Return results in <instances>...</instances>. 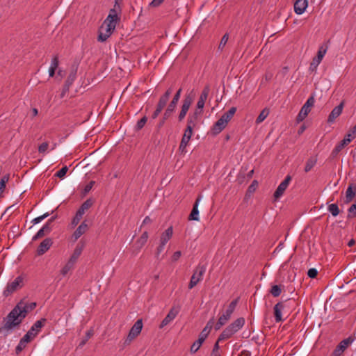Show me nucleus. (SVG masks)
I'll return each instance as SVG.
<instances>
[{
  "label": "nucleus",
  "mask_w": 356,
  "mask_h": 356,
  "mask_svg": "<svg viewBox=\"0 0 356 356\" xmlns=\"http://www.w3.org/2000/svg\"><path fill=\"white\" fill-rule=\"evenodd\" d=\"M356 195V184L350 183L346 191L345 204H348L353 200Z\"/></svg>",
  "instance_id": "20"
},
{
  "label": "nucleus",
  "mask_w": 356,
  "mask_h": 356,
  "mask_svg": "<svg viewBox=\"0 0 356 356\" xmlns=\"http://www.w3.org/2000/svg\"><path fill=\"white\" fill-rule=\"evenodd\" d=\"M308 6V0H296L294 3V11L297 15L302 14Z\"/></svg>",
  "instance_id": "21"
},
{
  "label": "nucleus",
  "mask_w": 356,
  "mask_h": 356,
  "mask_svg": "<svg viewBox=\"0 0 356 356\" xmlns=\"http://www.w3.org/2000/svg\"><path fill=\"white\" fill-rule=\"evenodd\" d=\"M227 123H225L223 120L219 118L217 122H215L213 127L211 128V132L213 135H217L220 134L227 126Z\"/></svg>",
  "instance_id": "24"
},
{
  "label": "nucleus",
  "mask_w": 356,
  "mask_h": 356,
  "mask_svg": "<svg viewBox=\"0 0 356 356\" xmlns=\"http://www.w3.org/2000/svg\"><path fill=\"white\" fill-rule=\"evenodd\" d=\"M49 147V143L47 142L42 143L38 147V152L40 154H44L46 152Z\"/></svg>",
  "instance_id": "55"
},
{
  "label": "nucleus",
  "mask_w": 356,
  "mask_h": 356,
  "mask_svg": "<svg viewBox=\"0 0 356 356\" xmlns=\"http://www.w3.org/2000/svg\"><path fill=\"white\" fill-rule=\"evenodd\" d=\"M24 285V277L22 275H19L15 278V280L10 283L7 284L6 288L3 292L4 296L8 297L15 291L21 289Z\"/></svg>",
  "instance_id": "5"
},
{
  "label": "nucleus",
  "mask_w": 356,
  "mask_h": 356,
  "mask_svg": "<svg viewBox=\"0 0 356 356\" xmlns=\"http://www.w3.org/2000/svg\"><path fill=\"white\" fill-rule=\"evenodd\" d=\"M46 323L47 319L45 318H42L40 320L35 321L31 326V329L23 337H24V340L31 341L32 339H33L40 332L41 329L45 325Z\"/></svg>",
  "instance_id": "4"
},
{
  "label": "nucleus",
  "mask_w": 356,
  "mask_h": 356,
  "mask_svg": "<svg viewBox=\"0 0 356 356\" xmlns=\"http://www.w3.org/2000/svg\"><path fill=\"white\" fill-rule=\"evenodd\" d=\"M9 178V175H6L0 180V197L1 196L3 192L4 191L6 184L8 181Z\"/></svg>",
  "instance_id": "44"
},
{
  "label": "nucleus",
  "mask_w": 356,
  "mask_h": 356,
  "mask_svg": "<svg viewBox=\"0 0 356 356\" xmlns=\"http://www.w3.org/2000/svg\"><path fill=\"white\" fill-rule=\"evenodd\" d=\"M270 293L273 297H278L282 293V288L280 285L272 286Z\"/></svg>",
  "instance_id": "45"
},
{
  "label": "nucleus",
  "mask_w": 356,
  "mask_h": 356,
  "mask_svg": "<svg viewBox=\"0 0 356 356\" xmlns=\"http://www.w3.org/2000/svg\"><path fill=\"white\" fill-rule=\"evenodd\" d=\"M162 110H163L162 108H161L156 106V108L152 115V119H156L159 116V115L161 113Z\"/></svg>",
  "instance_id": "63"
},
{
  "label": "nucleus",
  "mask_w": 356,
  "mask_h": 356,
  "mask_svg": "<svg viewBox=\"0 0 356 356\" xmlns=\"http://www.w3.org/2000/svg\"><path fill=\"white\" fill-rule=\"evenodd\" d=\"M315 99L314 96H311L308 98L307 102L305 103V104L301 108L297 118L296 121L298 122H300L303 121L305 118L307 116L309 113L311 111V108L314 105Z\"/></svg>",
  "instance_id": "7"
},
{
  "label": "nucleus",
  "mask_w": 356,
  "mask_h": 356,
  "mask_svg": "<svg viewBox=\"0 0 356 356\" xmlns=\"http://www.w3.org/2000/svg\"><path fill=\"white\" fill-rule=\"evenodd\" d=\"M94 181H90L85 187L83 189L84 194H86L90 192V191L92 189L93 185L95 184Z\"/></svg>",
  "instance_id": "59"
},
{
  "label": "nucleus",
  "mask_w": 356,
  "mask_h": 356,
  "mask_svg": "<svg viewBox=\"0 0 356 356\" xmlns=\"http://www.w3.org/2000/svg\"><path fill=\"white\" fill-rule=\"evenodd\" d=\"M177 102L175 101L172 100L170 104H168L166 110L165 111L167 112L168 114L172 115V113L175 111V108L177 106Z\"/></svg>",
  "instance_id": "48"
},
{
  "label": "nucleus",
  "mask_w": 356,
  "mask_h": 356,
  "mask_svg": "<svg viewBox=\"0 0 356 356\" xmlns=\"http://www.w3.org/2000/svg\"><path fill=\"white\" fill-rule=\"evenodd\" d=\"M147 121V116L143 117L140 120L137 122V124L136 125V129L138 131L142 129L144 127L145 124H146Z\"/></svg>",
  "instance_id": "49"
},
{
  "label": "nucleus",
  "mask_w": 356,
  "mask_h": 356,
  "mask_svg": "<svg viewBox=\"0 0 356 356\" xmlns=\"http://www.w3.org/2000/svg\"><path fill=\"white\" fill-rule=\"evenodd\" d=\"M121 12H122V9L119 4V0H115L114 7H113V8L110 10L108 15H118V13H121Z\"/></svg>",
  "instance_id": "43"
},
{
  "label": "nucleus",
  "mask_w": 356,
  "mask_h": 356,
  "mask_svg": "<svg viewBox=\"0 0 356 356\" xmlns=\"http://www.w3.org/2000/svg\"><path fill=\"white\" fill-rule=\"evenodd\" d=\"M74 267V264H72L70 261H67V263L64 266V267L61 270V274L63 275H65L67 274V273Z\"/></svg>",
  "instance_id": "51"
},
{
  "label": "nucleus",
  "mask_w": 356,
  "mask_h": 356,
  "mask_svg": "<svg viewBox=\"0 0 356 356\" xmlns=\"http://www.w3.org/2000/svg\"><path fill=\"white\" fill-rule=\"evenodd\" d=\"M25 318L26 311H21L20 307L16 305L4 318V324L0 327V333L4 331L8 332L19 327Z\"/></svg>",
  "instance_id": "1"
},
{
  "label": "nucleus",
  "mask_w": 356,
  "mask_h": 356,
  "mask_svg": "<svg viewBox=\"0 0 356 356\" xmlns=\"http://www.w3.org/2000/svg\"><path fill=\"white\" fill-rule=\"evenodd\" d=\"M318 275V270L316 268H309L307 271V275L310 278H315Z\"/></svg>",
  "instance_id": "58"
},
{
  "label": "nucleus",
  "mask_w": 356,
  "mask_h": 356,
  "mask_svg": "<svg viewBox=\"0 0 356 356\" xmlns=\"http://www.w3.org/2000/svg\"><path fill=\"white\" fill-rule=\"evenodd\" d=\"M200 200H201V195H198V197H197V199L193 204L192 211L188 216L189 220H195V221L199 220L198 205H199V202H200Z\"/></svg>",
  "instance_id": "22"
},
{
  "label": "nucleus",
  "mask_w": 356,
  "mask_h": 356,
  "mask_svg": "<svg viewBox=\"0 0 356 356\" xmlns=\"http://www.w3.org/2000/svg\"><path fill=\"white\" fill-rule=\"evenodd\" d=\"M143 326V320H137L136 322L131 327V330H129L125 343H129L132 340H134L141 332Z\"/></svg>",
  "instance_id": "10"
},
{
  "label": "nucleus",
  "mask_w": 356,
  "mask_h": 356,
  "mask_svg": "<svg viewBox=\"0 0 356 356\" xmlns=\"http://www.w3.org/2000/svg\"><path fill=\"white\" fill-rule=\"evenodd\" d=\"M206 271V266L204 265L199 264L194 270L193 275L191 276L188 289H191L195 286L197 283L202 279V276Z\"/></svg>",
  "instance_id": "6"
},
{
  "label": "nucleus",
  "mask_w": 356,
  "mask_h": 356,
  "mask_svg": "<svg viewBox=\"0 0 356 356\" xmlns=\"http://www.w3.org/2000/svg\"><path fill=\"white\" fill-rule=\"evenodd\" d=\"M193 129L191 126L186 127L181 141L188 143L193 135Z\"/></svg>",
  "instance_id": "35"
},
{
  "label": "nucleus",
  "mask_w": 356,
  "mask_h": 356,
  "mask_svg": "<svg viewBox=\"0 0 356 356\" xmlns=\"http://www.w3.org/2000/svg\"><path fill=\"white\" fill-rule=\"evenodd\" d=\"M94 332L93 330L90 329L88 330L84 336V337L82 339L81 342L79 344V347L82 348L83 346H85L87 343V341L93 336Z\"/></svg>",
  "instance_id": "38"
},
{
  "label": "nucleus",
  "mask_w": 356,
  "mask_h": 356,
  "mask_svg": "<svg viewBox=\"0 0 356 356\" xmlns=\"http://www.w3.org/2000/svg\"><path fill=\"white\" fill-rule=\"evenodd\" d=\"M205 341L203 338L199 336V338L195 341L191 347V352L192 353H196L202 346V343Z\"/></svg>",
  "instance_id": "36"
},
{
  "label": "nucleus",
  "mask_w": 356,
  "mask_h": 356,
  "mask_svg": "<svg viewBox=\"0 0 356 356\" xmlns=\"http://www.w3.org/2000/svg\"><path fill=\"white\" fill-rule=\"evenodd\" d=\"M209 92H210L209 86V85L205 86L204 88H203V90L201 92L200 97L197 101L196 109L203 111V108L204 106L205 102L207 99Z\"/></svg>",
  "instance_id": "15"
},
{
  "label": "nucleus",
  "mask_w": 356,
  "mask_h": 356,
  "mask_svg": "<svg viewBox=\"0 0 356 356\" xmlns=\"http://www.w3.org/2000/svg\"><path fill=\"white\" fill-rule=\"evenodd\" d=\"M17 305H19L20 307V310L26 311V316H27L28 313L33 311L36 307V303L35 302H31L28 303L24 302L23 300H20Z\"/></svg>",
  "instance_id": "25"
},
{
  "label": "nucleus",
  "mask_w": 356,
  "mask_h": 356,
  "mask_svg": "<svg viewBox=\"0 0 356 356\" xmlns=\"http://www.w3.org/2000/svg\"><path fill=\"white\" fill-rule=\"evenodd\" d=\"M70 86L64 84L60 94V98H63L67 92H68Z\"/></svg>",
  "instance_id": "60"
},
{
  "label": "nucleus",
  "mask_w": 356,
  "mask_h": 356,
  "mask_svg": "<svg viewBox=\"0 0 356 356\" xmlns=\"http://www.w3.org/2000/svg\"><path fill=\"white\" fill-rule=\"evenodd\" d=\"M148 238V233L147 231L144 232L141 236L136 241V245L137 248L140 250L145 244Z\"/></svg>",
  "instance_id": "33"
},
{
  "label": "nucleus",
  "mask_w": 356,
  "mask_h": 356,
  "mask_svg": "<svg viewBox=\"0 0 356 356\" xmlns=\"http://www.w3.org/2000/svg\"><path fill=\"white\" fill-rule=\"evenodd\" d=\"M172 92V88H169L160 97L159 101L157 104V106L163 109L166 106V104L169 99L170 95Z\"/></svg>",
  "instance_id": "26"
},
{
  "label": "nucleus",
  "mask_w": 356,
  "mask_h": 356,
  "mask_svg": "<svg viewBox=\"0 0 356 356\" xmlns=\"http://www.w3.org/2000/svg\"><path fill=\"white\" fill-rule=\"evenodd\" d=\"M181 91H182V89H181V88H179V89L177 91V92L175 93V95H174V97H173V98H172V100L175 101L176 102H177V103H178L179 99V98H180V97H181Z\"/></svg>",
  "instance_id": "62"
},
{
  "label": "nucleus",
  "mask_w": 356,
  "mask_h": 356,
  "mask_svg": "<svg viewBox=\"0 0 356 356\" xmlns=\"http://www.w3.org/2000/svg\"><path fill=\"white\" fill-rule=\"evenodd\" d=\"M327 47H323V46H321L319 47L318 51L317 52V56L314 57L310 64L309 70L312 71H314L317 66L320 64L323 58L324 57L325 54H326Z\"/></svg>",
  "instance_id": "12"
},
{
  "label": "nucleus",
  "mask_w": 356,
  "mask_h": 356,
  "mask_svg": "<svg viewBox=\"0 0 356 356\" xmlns=\"http://www.w3.org/2000/svg\"><path fill=\"white\" fill-rule=\"evenodd\" d=\"M92 205V201L90 199H88L86 200L79 207L78 211L76 213L75 216L72 219V224L73 225H76L80 222L81 219L82 218L83 215L84 214L85 211L88 209H89Z\"/></svg>",
  "instance_id": "8"
},
{
  "label": "nucleus",
  "mask_w": 356,
  "mask_h": 356,
  "mask_svg": "<svg viewBox=\"0 0 356 356\" xmlns=\"http://www.w3.org/2000/svg\"><path fill=\"white\" fill-rule=\"evenodd\" d=\"M120 20V18L118 17V15H108L103 24L111 26L113 25L114 26V28H115L117 22Z\"/></svg>",
  "instance_id": "32"
},
{
  "label": "nucleus",
  "mask_w": 356,
  "mask_h": 356,
  "mask_svg": "<svg viewBox=\"0 0 356 356\" xmlns=\"http://www.w3.org/2000/svg\"><path fill=\"white\" fill-rule=\"evenodd\" d=\"M81 252H82V248L76 247L75 248V250H74V252L72 254V256L70 257L68 261L71 262L72 264H73L74 265V264L76 262V260L81 255Z\"/></svg>",
  "instance_id": "37"
},
{
  "label": "nucleus",
  "mask_w": 356,
  "mask_h": 356,
  "mask_svg": "<svg viewBox=\"0 0 356 356\" xmlns=\"http://www.w3.org/2000/svg\"><path fill=\"white\" fill-rule=\"evenodd\" d=\"M173 234L172 227H168L161 236V243L165 245L171 238Z\"/></svg>",
  "instance_id": "31"
},
{
  "label": "nucleus",
  "mask_w": 356,
  "mask_h": 356,
  "mask_svg": "<svg viewBox=\"0 0 356 356\" xmlns=\"http://www.w3.org/2000/svg\"><path fill=\"white\" fill-rule=\"evenodd\" d=\"M220 341H218V339L217 341L215 343L210 356H220V346H219Z\"/></svg>",
  "instance_id": "47"
},
{
  "label": "nucleus",
  "mask_w": 356,
  "mask_h": 356,
  "mask_svg": "<svg viewBox=\"0 0 356 356\" xmlns=\"http://www.w3.org/2000/svg\"><path fill=\"white\" fill-rule=\"evenodd\" d=\"M327 210L332 213L333 216H337L339 214L340 210L337 204H331L328 205Z\"/></svg>",
  "instance_id": "42"
},
{
  "label": "nucleus",
  "mask_w": 356,
  "mask_h": 356,
  "mask_svg": "<svg viewBox=\"0 0 356 356\" xmlns=\"http://www.w3.org/2000/svg\"><path fill=\"white\" fill-rule=\"evenodd\" d=\"M115 28L114 26L102 24L99 30L97 40L99 42H105L113 33Z\"/></svg>",
  "instance_id": "9"
},
{
  "label": "nucleus",
  "mask_w": 356,
  "mask_h": 356,
  "mask_svg": "<svg viewBox=\"0 0 356 356\" xmlns=\"http://www.w3.org/2000/svg\"><path fill=\"white\" fill-rule=\"evenodd\" d=\"M228 39H229V35H228V33H225L221 38V40L220 42L219 46H218V49H220L221 51L223 49V48L225 47V46L226 45V44L228 41Z\"/></svg>",
  "instance_id": "50"
},
{
  "label": "nucleus",
  "mask_w": 356,
  "mask_h": 356,
  "mask_svg": "<svg viewBox=\"0 0 356 356\" xmlns=\"http://www.w3.org/2000/svg\"><path fill=\"white\" fill-rule=\"evenodd\" d=\"M67 170H68V168H67V166H66V165H65V166H63V167L60 170H58V171L56 173V175H56V177H58L60 178V179H63V178L65 176V175H66V173H67Z\"/></svg>",
  "instance_id": "53"
},
{
  "label": "nucleus",
  "mask_w": 356,
  "mask_h": 356,
  "mask_svg": "<svg viewBox=\"0 0 356 356\" xmlns=\"http://www.w3.org/2000/svg\"><path fill=\"white\" fill-rule=\"evenodd\" d=\"M179 312V308L176 307H172L170 310L169 311L168 314L166 315V316L163 318V320L161 321L159 328H163L167 325H168L172 321H173L175 317L177 316L178 313Z\"/></svg>",
  "instance_id": "14"
},
{
  "label": "nucleus",
  "mask_w": 356,
  "mask_h": 356,
  "mask_svg": "<svg viewBox=\"0 0 356 356\" xmlns=\"http://www.w3.org/2000/svg\"><path fill=\"white\" fill-rule=\"evenodd\" d=\"M171 116L170 114H168L167 112H164L162 118L160 120L157 128L161 129L165 124V121Z\"/></svg>",
  "instance_id": "52"
},
{
  "label": "nucleus",
  "mask_w": 356,
  "mask_h": 356,
  "mask_svg": "<svg viewBox=\"0 0 356 356\" xmlns=\"http://www.w3.org/2000/svg\"><path fill=\"white\" fill-rule=\"evenodd\" d=\"M268 114L269 109L267 108H264L259 113L257 118L256 119V124H260L261 122H262L267 118Z\"/></svg>",
  "instance_id": "40"
},
{
  "label": "nucleus",
  "mask_w": 356,
  "mask_h": 356,
  "mask_svg": "<svg viewBox=\"0 0 356 356\" xmlns=\"http://www.w3.org/2000/svg\"><path fill=\"white\" fill-rule=\"evenodd\" d=\"M52 244V239L51 238H46L38 245L37 249V254H44L51 247Z\"/></svg>",
  "instance_id": "17"
},
{
  "label": "nucleus",
  "mask_w": 356,
  "mask_h": 356,
  "mask_svg": "<svg viewBox=\"0 0 356 356\" xmlns=\"http://www.w3.org/2000/svg\"><path fill=\"white\" fill-rule=\"evenodd\" d=\"M49 216V213L47 212L45 213H44L43 215L40 216H38L35 218H34L33 220H32V223L33 225H36L39 222H40L42 220H43L44 218H47L48 216Z\"/></svg>",
  "instance_id": "54"
},
{
  "label": "nucleus",
  "mask_w": 356,
  "mask_h": 356,
  "mask_svg": "<svg viewBox=\"0 0 356 356\" xmlns=\"http://www.w3.org/2000/svg\"><path fill=\"white\" fill-rule=\"evenodd\" d=\"M354 339L352 337H349L342 340L335 348L332 353L333 356H341L347 348L353 342Z\"/></svg>",
  "instance_id": "11"
},
{
  "label": "nucleus",
  "mask_w": 356,
  "mask_h": 356,
  "mask_svg": "<svg viewBox=\"0 0 356 356\" xmlns=\"http://www.w3.org/2000/svg\"><path fill=\"white\" fill-rule=\"evenodd\" d=\"M76 69L72 70L70 72V74L68 75L67 80L65 81V84L71 86L74 81L76 79Z\"/></svg>",
  "instance_id": "46"
},
{
  "label": "nucleus",
  "mask_w": 356,
  "mask_h": 356,
  "mask_svg": "<svg viewBox=\"0 0 356 356\" xmlns=\"http://www.w3.org/2000/svg\"><path fill=\"white\" fill-rule=\"evenodd\" d=\"M58 64H59L58 56V55H56L53 57V58L51 60V63L50 67H53L56 70L57 67H58Z\"/></svg>",
  "instance_id": "57"
},
{
  "label": "nucleus",
  "mask_w": 356,
  "mask_h": 356,
  "mask_svg": "<svg viewBox=\"0 0 356 356\" xmlns=\"http://www.w3.org/2000/svg\"><path fill=\"white\" fill-rule=\"evenodd\" d=\"M356 137V125L353 126L345 135L343 139H347L348 144Z\"/></svg>",
  "instance_id": "39"
},
{
  "label": "nucleus",
  "mask_w": 356,
  "mask_h": 356,
  "mask_svg": "<svg viewBox=\"0 0 356 356\" xmlns=\"http://www.w3.org/2000/svg\"><path fill=\"white\" fill-rule=\"evenodd\" d=\"M165 0H152L149 3V6L152 7H158Z\"/></svg>",
  "instance_id": "61"
},
{
  "label": "nucleus",
  "mask_w": 356,
  "mask_h": 356,
  "mask_svg": "<svg viewBox=\"0 0 356 356\" xmlns=\"http://www.w3.org/2000/svg\"><path fill=\"white\" fill-rule=\"evenodd\" d=\"M291 181V177L290 175H287L285 179L280 184L273 195L275 199L280 198L284 194Z\"/></svg>",
  "instance_id": "13"
},
{
  "label": "nucleus",
  "mask_w": 356,
  "mask_h": 356,
  "mask_svg": "<svg viewBox=\"0 0 356 356\" xmlns=\"http://www.w3.org/2000/svg\"><path fill=\"white\" fill-rule=\"evenodd\" d=\"M258 187V181L257 180H253L252 184L248 186V193H254L257 188Z\"/></svg>",
  "instance_id": "56"
},
{
  "label": "nucleus",
  "mask_w": 356,
  "mask_h": 356,
  "mask_svg": "<svg viewBox=\"0 0 356 356\" xmlns=\"http://www.w3.org/2000/svg\"><path fill=\"white\" fill-rule=\"evenodd\" d=\"M194 94L191 92L190 94L186 95L183 101V104L181 106V111H185L188 112L191 105L192 104L194 99Z\"/></svg>",
  "instance_id": "27"
},
{
  "label": "nucleus",
  "mask_w": 356,
  "mask_h": 356,
  "mask_svg": "<svg viewBox=\"0 0 356 356\" xmlns=\"http://www.w3.org/2000/svg\"><path fill=\"white\" fill-rule=\"evenodd\" d=\"M344 106V102H341L338 106H335L330 113L327 122L332 123L341 114Z\"/></svg>",
  "instance_id": "16"
},
{
  "label": "nucleus",
  "mask_w": 356,
  "mask_h": 356,
  "mask_svg": "<svg viewBox=\"0 0 356 356\" xmlns=\"http://www.w3.org/2000/svg\"><path fill=\"white\" fill-rule=\"evenodd\" d=\"M286 305L284 302H277L273 308V314L275 320L277 323L282 321V312L284 309Z\"/></svg>",
  "instance_id": "18"
},
{
  "label": "nucleus",
  "mask_w": 356,
  "mask_h": 356,
  "mask_svg": "<svg viewBox=\"0 0 356 356\" xmlns=\"http://www.w3.org/2000/svg\"><path fill=\"white\" fill-rule=\"evenodd\" d=\"M214 324V318H211L207 323L204 328L202 330V332L200 334V337L203 338L204 339H206L209 335V334L211 332V330L213 327V325Z\"/></svg>",
  "instance_id": "29"
},
{
  "label": "nucleus",
  "mask_w": 356,
  "mask_h": 356,
  "mask_svg": "<svg viewBox=\"0 0 356 356\" xmlns=\"http://www.w3.org/2000/svg\"><path fill=\"white\" fill-rule=\"evenodd\" d=\"M348 145V138L343 139L339 143H338L336 147L334 148L331 153V156L333 158L337 156L338 154L346 146Z\"/></svg>",
  "instance_id": "30"
},
{
  "label": "nucleus",
  "mask_w": 356,
  "mask_h": 356,
  "mask_svg": "<svg viewBox=\"0 0 356 356\" xmlns=\"http://www.w3.org/2000/svg\"><path fill=\"white\" fill-rule=\"evenodd\" d=\"M88 229V225L86 221L81 222V224L77 227L73 234V238L74 241H76L82 234H83Z\"/></svg>",
  "instance_id": "28"
},
{
  "label": "nucleus",
  "mask_w": 356,
  "mask_h": 356,
  "mask_svg": "<svg viewBox=\"0 0 356 356\" xmlns=\"http://www.w3.org/2000/svg\"><path fill=\"white\" fill-rule=\"evenodd\" d=\"M245 324V318H238L229 325H228L219 335L218 341H223L229 339L232 335L237 332Z\"/></svg>",
  "instance_id": "2"
},
{
  "label": "nucleus",
  "mask_w": 356,
  "mask_h": 356,
  "mask_svg": "<svg viewBox=\"0 0 356 356\" xmlns=\"http://www.w3.org/2000/svg\"><path fill=\"white\" fill-rule=\"evenodd\" d=\"M181 255V251H176L174 252L173 255L172 256V261H177Z\"/></svg>",
  "instance_id": "64"
},
{
  "label": "nucleus",
  "mask_w": 356,
  "mask_h": 356,
  "mask_svg": "<svg viewBox=\"0 0 356 356\" xmlns=\"http://www.w3.org/2000/svg\"><path fill=\"white\" fill-rule=\"evenodd\" d=\"M30 341L27 340H24V337H22L18 345L15 348V353L17 355L19 354L24 348L26 347V343H29Z\"/></svg>",
  "instance_id": "41"
},
{
  "label": "nucleus",
  "mask_w": 356,
  "mask_h": 356,
  "mask_svg": "<svg viewBox=\"0 0 356 356\" xmlns=\"http://www.w3.org/2000/svg\"><path fill=\"white\" fill-rule=\"evenodd\" d=\"M238 300V298H236L229 303L225 313L220 316L216 324L215 325L216 330H220L221 327L225 325L227 322L230 319L231 316L236 307Z\"/></svg>",
  "instance_id": "3"
},
{
  "label": "nucleus",
  "mask_w": 356,
  "mask_h": 356,
  "mask_svg": "<svg viewBox=\"0 0 356 356\" xmlns=\"http://www.w3.org/2000/svg\"><path fill=\"white\" fill-rule=\"evenodd\" d=\"M317 162V157L316 156H312L309 159H307L305 167V172H309L313 167L316 165Z\"/></svg>",
  "instance_id": "34"
},
{
  "label": "nucleus",
  "mask_w": 356,
  "mask_h": 356,
  "mask_svg": "<svg viewBox=\"0 0 356 356\" xmlns=\"http://www.w3.org/2000/svg\"><path fill=\"white\" fill-rule=\"evenodd\" d=\"M203 113V111H200L198 109H195L194 113L192 115H189L188 119H187V126L190 127L191 128H194L197 125V120L199 117L202 115Z\"/></svg>",
  "instance_id": "19"
},
{
  "label": "nucleus",
  "mask_w": 356,
  "mask_h": 356,
  "mask_svg": "<svg viewBox=\"0 0 356 356\" xmlns=\"http://www.w3.org/2000/svg\"><path fill=\"white\" fill-rule=\"evenodd\" d=\"M52 229V226H49L48 224H45L33 237V241H36L45 235L49 234Z\"/></svg>",
  "instance_id": "23"
}]
</instances>
